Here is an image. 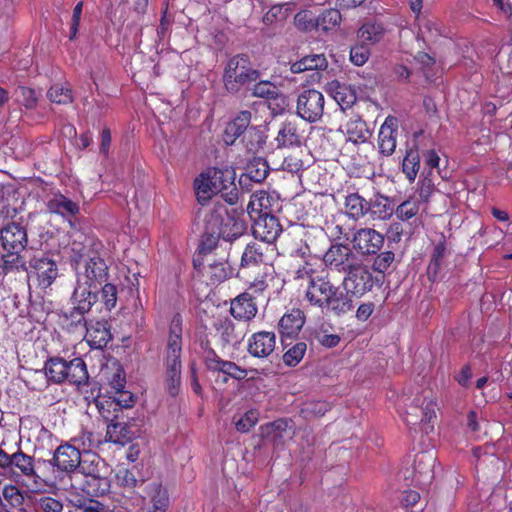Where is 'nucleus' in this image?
Wrapping results in <instances>:
<instances>
[{
  "label": "nucleus",
  "mask_w": 512,
  "mask_h": 512,
  "mask_svg": "<svg viewBox=\"0 0 512 512\" xmlns=\"http://www.w3.org/2000/svg\"><path fill=\"white\" fill-rule=\"evenodd\" d=\"M282 233V226L278 218L274 214L258 216L253 226V234L255 238H259L261 242L273 245L274 241Z\"/></svg>",
  "instance_id": "nucleus-19"
},
{
  "label": "nucleus",
  "mask_w": 512,
  "mask_h": 512,
  "mask_svg": "<svg viewBox=\"0 0 512 512\" xmlns=\"http://www.w3.org/2000/svg\"><path fill=\"white\" fill-rule=\"evenodd\" d=\"M220 236L210 230V224L205 222V232L200 244V252L210 251L216 247Z\"/></svg>",
  "instance_id": "nucleus-61"
},
{
  "label": "nucleus",
  "mask_w": 512,
  "mask_h": 512,
  "mask_svg": "<svg viewBox=\"0 0 512 512\" xmlns=\"http://www.w3.org/2000/svg\"><path fill=\"white\" fill-rule=\"evenodd\" d=\"M207 369L210 371L221 372L237 380L246 378L247 371L236 363L231 361L222 360L214 350H208L204 356Z\"/></svg>",
  "instance_id": "nucleus-23"
},
{
  "label": "nucleus",
  "mask_w": 512,
  "mask_h": 512,
  "mask_svg": "<svg viewBox=\"0 0 512 512\" xmlns=\"http://www.w3.org/2000/svg\"><path fill=\"white\" fill-rule=\"evenodd\" d=\"M305 323L304 312L300 309H292L285 313L278 323L279 333L283 338H292L299 334Z\"/></svg>",
  "instance_id": "nucleus-30"
},
{
  "label": "nucleus",
  "mask_w": 512,
  "mask_h": 512,
  "mask_svg": "<svg viewBox=\"0 0 512 512\" xmlns=\"http://www.w3.org/2000/svg\"><path fill=\"white\" fill-rule=\"evenodd\" d=\"M116 479H117V482L123 486V487H127V488H134L137 486L138 484V480L135 476V474L126 469V468H120L117 473H116Z\"/></svg>",
  "instance_id": "nucleus-63"
},
{
  "label": "nucleus",
  "mask_w": 512,
  "mask_h": 512,
  "mask_svg": "<svg viewBox=\"0 0 512 512\" xmlns=\"http://www.w3.org/2000/svg\"><path fill=\"white\" fill-rule=\"evenodd\" d=\"M260 72L253 68L247 55L238 54L228 60L224 67L222 81L224 88L231 94L238 93L243 87L255 82Z\"/></svg>",
  "instance_id": "nucleus-3"
},
{
  "label": "nucleus",
  "mask_w": 512,
  "mask_h": 512,
  "mask_svg": "<svg viewBox=\"0 0 512 512\" xmlns=\"http://www.w3.org/2000/svg\"><path fill=\"white\" fill-rule=\"evenodd\" d=\"M307 70H324L328 62L323 54H313L303 57Z\"/></svg>",
  "instance_id": "nucleus-64"
},
{
  "label": "nucleus",
  "mask_w": 512,
  "mask_h": 512,
  "mask_svg": "<svg viewBox=\"0 0 512 512\" xmlns=\"http://www.w3.org/2000/svg\"><path fill=\"white\" fill-rule=\"evenodd\" d=\"M397 128L398 120L394 116H388L380 127L378 144L380 152L385 156H390L395 151Z\"/></svg>",
  "instance_id": "nucleus-25"
},
{
  "label": "nucleus",
  "mask_w": 512,
  "mask_h": 512,
  "mask_svg": "<svg viewBox=\"0 0 512 512\" xmlns=\"http://www.w3.org/2000/svg\"><path fill=\"white\" fill-rule=\"evenodd\" d=\"M0 240L3 249L12 254L21 253L28 243L25 228L16 222L8 223L0 229Z\"/></svg>",
  "instance_id": "nucleus-18"
},
{
  "label": "nucleus",
  "mask_w": 512,
  "mask_h": 512,
  "mask_svg": "<svg viewBox=\"0 0 512 512\" xmlns=\"http://www.w3.org/2000/svg\"><path fill=\"white\" fill-rule=\"evenodd\" d=\"M204 272L212 284H217L226 280L232 271L226 262H212L204 267Z\"/></svg>",
  "instance_id": "nucleus-45"
},
{
  "label": "nucleus",
  "mask_w": 512,
  "mask_h": 512,
  "mask_svg": "<svg viewBox=\"0 0 512 512\" xmlns=\"http://www.w3.org/2000/svg\"><path fill=\"white\" fill-rule=\"evenodd\" d=\"M330 409V404L323 400L307 401L302 405L301 414L304 418L323 416Z\"/></svg>",
  "instance_id": "nucleus-47"
},
{
  "label": "nucleus",
  "mask_w": 512,
  "mask_h": 512,
  "mask_svg": "<svg viewBox=\"0 0 512 512\" xmlns=\"http://www.w3.org/2000/svg\"><path fill=\"white\" fill-rule=\"evenodd\" d=\"M205 222L210 224V230L213 233L228 242L240 238L246 232L244 221L229 215L226 208L221 204L215 205L210 213L205 216Z\"/></svg>",
  "instance_id": "nucleus-6"
},
{
  "label": "nucleus",
  "mask_w": 512,
  "mask_h": 512,
  "mask_svg": "<svg viewBox=\"0 0 512 512\" xmlns=\"http://www.w3.org/2000/svg\"><path fill=\"white\" fill-rule=\"evenodd\" d=\"M61 488L74 493H83L89 497L103 496L110 490V481L106 477L96 475L86 468L61 479Z\"/></svg>",
  "instance_id": "nucleus-5"
},
{
  "label": "nucleus",
  "mask_w": 512,
  "mask_h": 512,
  "mask_svg": "<svg viewBox=\"0 0 512 512\" xmlns=\"http://www.w3.org/2000/svg\"><path fill=\"white\" fill-rule=\"evenodd\" d=\"M101 296L105 307L108 310L113 309L117 303V288L111 283H104L101 287Z\"/></svg>",
  "instance_id": "nucleus-57"
},
{
  "label": "nucleus",
  "mask_w": 512,
  "mask_h": 512,
  "mask_svg": "<svg viewBox=\"0 0 512 512\" xmlns=\"http://www.w3.org/2000/svg\"><path fill=\"white\" fill-rule=\"evenodd\" d=\"M7 470L23 477L32 491H39L52 482L46 475L40 473L35 458L20 448L11 453Z\"/></svg>",
  "instance_id": "nucleus-7"
},
{
  "label": "nucleus",
  "mask_w": 512,
  "mask_h": 512,
  "mask_svg": "<svg viewBox=\"0 0 512 512\" xmlns=\"http://www.w3.org/2000/svg\"><path fill=\"white\" fill-rule=\"evenodd\" d=\"M370 56V50L367 45H355L350 50V59L357 66L364 65Z\"/></svg>",
  "instance_id": "nucleus-59"
},
{
  "label": "nucleus",
  "mask_w": 512,
  "mask_h": 512,
  "mask_svg": "<svg viewBox=\"0 0 512 512\" xmlns=\"http://www.w3.org/2000/svg\"><path fill=\"white\" fill-rule=\"evenodd\" d=\"M394 259L395 254L390 250L378 252L374 258L372 268L375 272L384 273L394 262Z\"/></svg>",
  "instance_id": "nucleus-54"
},
{
  "label": "nucleus",
  "mask_w": 512,
  "mask_h": 512,
  "mask_svg": "<svg viewBox=\"0 0 512 512\" xmlns=\"http://www.w3.org/2000/svg\"><path fill=\"white\" fill-rule=\"evenodd\" d=\"M84 328H86L85 338L89 346L93 349L106 347L112 338L110 327L105 321H97L89 326L86 325Z\"/></svg>",
  "instance_id": "nucleus-31"
},
{
  "label": "nucleus",
  "mask_w": 512,
  "mask_h": 512,
  "mask_svg": "<svg viewBox=\"0 0 512 512\" xmlns=\"http://www.w3.org/2000/svg\"><path fill=\"white\" fill-rule=\"evenodd\" d=\"M343 279L344 293L361 297L369 292L374 285L373 276L368 266L363 264L360 260L351 269L345 272Z\"/></svg>",
  "instance_id": "nucleus-12"
},
{
  "label": "nucleus",
  "mask_w": 512,
  "mask_h": 512,
  "mask_svg": "<svg viewBox=\"0 0 512 512\" xmlns=\"http://www.w3.org/2000/svg\"><path fill=\"white\" fill-rule=\"evenodd\" d=\"M280 208L278 199L266 191H257L250 196L247 212L251 218L274 214Z\"/></svg>",
  "instance_id": "nucleus-22"
},
{
  "label": "nucleus",
  "mask_w": 512,
  "mask_h": 512,
  "mask_svg": "<svg viewBox=\"0 0 512 512\" xmlns=\"http://www.w3.org/2000/svg\"><path fill=\"white\" fill-rule=\"evenodd\" d=\"M210 175V178L214 180L212 184L216 185V194L223 193L233 186L235 174L231 169L210 168Z\"/></svg>",
  "instance_id": "nucleus-42"
},
{
  "label": "nucleus",
  "mask_w": 512,
  "mask_h": 512,
  "mask_svg": "<svg viewBox=\"0 0 512 512\" xmlns=\"http://www.w3.org/2000/svg\"><path fill=\"white\" fill-rule=\"evenodd\" d=\"M328 91L342 109L350 108L356 101L355 92L339 82L333 81L329 83Z\"/></svg>",
  "instance_id": "nucleus-37"
},
{
  "label": "nucleus",
  "mask_w": 512,
  "mask_h": 512,
  "mask_svg": "<svg viewBox=\"0 0 512 512\" xmlns=\"http://www.w3.org/2000/svg\"><path fill=\"white\" fill-rule=\"evenodd\" d=\"M135 434L132 426L122 421L119 415H114L107 425L106 440L124 446L135 437Z\"/></svg>",
  "instance_id": "nucleus-26"
},
{
  "label": "nucleus",
  "mask_w": 512,
  "mask_h": 512,
  "mask_svg": "<svg viewBox=\"0 0 512 512\" xmlns=\"http://www.w3.org/2000/svg\"><path fill=\"white\" fill-rule=\"evenodd\" d=\"M45 375L54 383L68 381L80 386L88 381V372L85 362L81 358L66 361L63 358L54 357L45 362Z\"/></svg>",
  "instance_id": "nucleus-4"
},
{
  "label": "nucleus",
  "mask_w": 512,
  "mask_h": 512,
  "mask_svg": "<svg viewBox=\"0 0 512 512\" xmlns=\"http://www.w3.org/2000/svg\"><path fill=\"white\" fill-rule=\"evenodd\" d=\"M210 169L200 175L199 179H196L195 186L197 194L200 198H209L212 194H216V185L214 186V180L210 178Z\"/></svg>",
  "instance_id": "nucleus-50"
},
{
  "label": "nucleus",
  "mask_w": 512,
  "mask_h": 512,
  "mask_svg": "<svg viewBox=\"0 0 512 512\" xmlns=\"http://www.w3.org/2000/svg\"><path fill=\"white\" fill-rule=\"evenodd\" d=\"M276 335L271 331H259L247 342L248 353L255 358H268L275 350Z\"/></svg>",
  "instance_id": "nucleus-21"
},
{
  "label": "nucleus",
  "mask_w": 512,
  "mask_h": 512,
  "mask_svg": "<svg viewBox=\"0 0 512 512\" xmlns=\"http://www.w3.org/2000/svg\"><path fill=\"white\" fill-rule=\"evenodd\" d=\"M37 507L42 512H62L63 510L62 502L50 496L41 497L37 501Z\"/></svg>",
  "instance_id": "nucleus-60"
},
{
  "label": "nucleus",
  "mask_w": 512,
  "mask_h": 512,
  "mask_svg": "<svg viewBox=\"0 0 512 512\" xmlns=\"http://www.w3.org/2000/svg\"><path fill=\"white\" fill-rule=\"evenodd\" d=\"M182 326L179 316L172 319L166 350V387L171 396L178 394L181 384Z\"/></svg>",
  "instance_id": "nucleus-2"
},
{
  "label": "nucleus",
  "mask_w": 512,
  "mask_h": 512,
  "mask_svg": "<svg viewBox=\"0 0 512 512\" xmlns=\"http://www.w3.org/2000/svg\"><path fill=\"white\" fill-rule=\"evenodd\" d=\"M309 129L311 128L307 123L297 117L286 119L280 124L275 137L277 148L302 146L306 141Z\"/></svg>",
  "instance_id": "nucleus-11"
},
{
  "label": "nucleus",
  "mask_w": 512,
  "mask_h": 512,
  "mask_svg": "<svg viewBox=\"0 0 512 512\" xmlns=\"http://www.w3.org/2000/svg\"><path fill=\"white\" fill-rule=\"evenodd\" d=\"M305 298L311 305L337 316L344 315L353 309L351 298L328 276L310 277Z\"/></svg>",
  "instance_id": "nucleus-1"
},
{
  "label": "nucleus",
  "mask_w": 512,
  "mask_h": 512,
  "mask_svg": "<svg viewBox=\"0 0 512 512\" xmlns=\"http://www.w3.org/2000/svg\"><path fill=\"white\" fill-rule=\"evenodd\" d=\"M385 242L384 235L373 228L357 229L351 238L353 249L362 256L376 255Z\"/></svg>",
  "instance_id": "nucleus-17"
},
{
  "label": "nucleus",
  "mask_w": 512,
  "mask_h": 512,
  "mask_svg": "<svg viewBox=\"0 0 512 512\" xmlns=\"http://www.w3.org/2000/svg\"><path fill=\"white\" fill-rule=\"evenodd\" d=\"M436 417V403L432 398L431 391H423L415 396L411 404L406 410L404 418L410 429H415L417 425H421L425 433H429L433 429L428 423Z\"/></svg>",
  "instance_id": "nucleus-8"
},
{
  "label": "nucleus",
  "mask_w": 512,
  "mask_h": 512,
  "mask_svg": "<svg viewBox=\"0 0 512 512\" xmlns=\"http://www.w3.org/2000/svg\"><path fill=\"white\" fill-rule=\"evenodd\" d=\"M258 420V411L250 410L247 411L239 420L236 421L235 426L239 432L246 433L257 424Z\"/></svg>",
  "instance_id": "nucleus-55"
},
{
  "label": "nucleus",
  "mask_w": 512,
  "mask_h": 512,
  "mask_svg": "<svg viewBox=\"0 0 512 512\" xmlns=\"http://www.w3.org/2000/svg\"><path fill=\"white\" fill-rule=\"evenodd\" d=\"M341 13L337 9H327L323 11L316 19V28L327 32L335 29L341 23Z\"/></svg>",
  "instance_id": "nucleus-44"
},
{
  "label": "nucleus",
  "mask_w": 512,
  "mask_h": 512,
  "mask_svg": "<svg viewBox=\"0 0 512 512\" xmlns=\"http://www.w3.org/2000/svg\"><path fill=\"white\" fill-rule=\"evenodd\" d=\"M15 100L27 109H34L38 104V95L34 89L20 86L15 91Z\"/></svg>",
  "instance_id": "nucleus-49"
},
{
  "label": "nucleus",
  "mask_w": 512,
  "mask_h": 512,
  "mask_svg": "<svg viewBox=\"0 0 512 512\" xmlns=\"http://www.w3.org/2000/svg\"><path fill=\"white\" fill-rule=\"evenodd\" d=\"M243 141L245 142L246 149L255 154L265 144L266 137L261 130L252 127L245 133Z\"/></svg>",
  "instance_id": "nucleus-48"
},
{
  "label": "nucleus",
  "mask_w": 512,
  "mask_h": 512,
  "mask_svg": "<svg viewBox=\"0 0 512 512\" xmlns=\"http://www.w3.org/2000/svg\"><path fill=\"white\" fill-rule=\"evenodd\" d=\"M420 169V154L417 149H408L402 161V172L410 183L414 182Z\"/></svg>",
  "instance_id": "nucleus-41"
},
{
  "label": "nucleus",
  "mask_w": 512,
  "mask_h": 512,
  "mask_svg": "<svg viewBox=\"0 0 512 512\" xmlns=\"http://www.w3.org/2000/svg\"><path fill=\"white\" fill-rule=\"evenodd\" d=\"M216 330L224 345L236 346L246 335V328L243 325L235 324L227 318L218 321Z\"/></svg>",
  "instance_id": "nucleus-27"
},
{
  "label": "nucleus",
  "mask_w": 512,
  "mask_h": 512,
  "mask_svg": "<svg viewBox=\"0 0 512 512\" xmlns=\"http://www.w3.org/2000/svg\"><path fill=\"white\" fill-rule=\"evenodd\" d=\"M58 277V267L55 261L49 258H36L30 263L28 272L29 287H35L47 294L51 285Z\"/></svg>",
  "instance_id": "nucleus-9"
},
{
  "label": "nucleus",
  "mask_w": 512,
  "mask_h": 512,
  "mask_svg": "<svg viewBox=\"0 0 512 512\" xmlns=\"http://www.w3.org/2000/svg\"><path fill=\"white\" fill-rule=\"evenodd\" d=\"M359 261L347 244H333L323 256V262L331 270L345 273Z\"/></svg>",
  "instance_id": "nucleus-16"
},
{
  "label": "nucleus",
  "mask_w": 512,
  "mask_h": 512,
  "mask_svg": "<svg viewBox=\"0 0 512 512\" xmlns=\"http://www.w3.org/2000/svg\"><path fill=\"white\" fill-rule=\"evenodd\" d=\"M268 165L262 159H258L255 164L248 167L247 172L242 174L239 178V184L241 187L248 189L250 181L260 183L266 179L268 175Z\"/></svg>",
  "instance_id": "nucleus-38"
},
{
  "label": "nucleus",
  "mask_w": 512,
  "mask_h": 512,
  "mask_svg": "<svg viewBox=\"0 0 512 512\" xmlns=\"http://www.w3.org/2000/svg\"><path fill=\"white\" fill-rule=\"evenodd\" d=\"M230 312L234 318L239 320L249 321L253 319L258 312L254 297L249 292L238 295L231 302Z\"/></svg>",
  "instance_id": "nucleus-28"
},
{
  "label": "nucleus",
  "mask_w": 512,
  "mask_h": 512,
  "mask_svg": "<svg viewBox=\"0 0 512 512\" xmlns=\"http://www.w3.org/2000/svg\"><path fill=\"white\" fill-rule=\"evenodd\" d=\"M307 350L305 342H298L283 354V362L289 367H294L303 359Z\"/></svg>",
  "instance_id": "nucleus-51"
},
{
  "label": "nucleus",
  "mask_w": 512,
  "mask_h": 512,
  "mask_svg": "<svg viewBox=\"0 0 512 512\" xmlns=\"http://www.w3.org/2000/svg\"><path fill=\"white\" fill-rule=\"evenodd\" d=\"M435 456L430 452H420L413 461V479L416 483L424 484L433 478Z\"/></svg>",
  "instance_id": "nucleus-29"
},
{
  "label": "nucleus",
  "mask_w": 512,
  "mask_h": 512,
  "mask_svg": "<svg viewBox=\"0 0 512 512\" xmlns=\"http://www.w3.org/2000/svg\"><path fill=\"white\" fill-rule=\"evenodd\" d=\"M116 394V396L108 398L109 407H113L114 412L133 406L135 399L131 392L122 389V392H116Z\"/></svg>",
  "instance_id": "nucleus-52"
},
{
  "label": "nucleus",
  "mask_w": 512,
  "mask_h": 512,
  "mask_svg": "<svg viewBox=\"0 0 512 512\" xmlns=\"http://www.w3.org/2000/svg\"><path fill=\"white\" fill-rule=\"evenodd\" d=\"M47 96L56 104L66 105L73 101V93L69 85L55 84L50 87Z\"/></svg>",
  "instance_id": "nucleus-46"
},
{
  "label": "nucleus",
  "mask_w": 512,
  "mask_h": 512,
  "mask_svg": "<svg viewBox=\"0 0 512 512\" xmlns=\"http://www.w3.org/2000/svg\"><path fill=\"white\" fill-rule=\"evenodd\" d=\"M252 95L274 101L275 107L271 108L274 114L282 113L287 106L286 97L274 83L268 80L257 82L252 89Z\"/></svg>",
  "instance_id": "nucleus-24"
},
{
  "label": "nucleus",
  "mask_w": 512,
  "mask_h": 512,
  "mask_svg": "<svg viewBox=\"0 0 512 512\" xmlns=\"http://www.w3.org/2000/svg\"><path fill=\"white\" fill-rule=\"evenodd\" d=\"M251 118V112L243 110L228 123L225 129V141L227 144H233L239 136L248 131L247 129L251 123Z\"/></svg>",
  "instance_id": "nucleus-33"
},
{
  "label": "nucleus",
  "mask_w": 512,
  "mask_h": 512,
  "mask_svg": "<svg viewBox=\"0 0 512 512\" xmlns=\"http://www.w3.org/2000/svg\"><path fill=\"white\" fill-rule=\"evenodd\" d=\"M345 129L348 141L354 144L365 143L371 136L366 122L359 117L351 118L347 122Z\"/></svg>",
  "instance_id": "nucleus-35"
},
{
  "label": "nucleus",
  "mask_w": 512,
  "mask_h": 512,
  "mask_svg": "<svg viewBox=\"0 0 512 512\" xmlns=\"http://www.w3.org/2000/svg\"><path fill=\"white\" fill-rule=\"evenodd\" d=\"M108 266L99 256H91L76 267V280L97 290L108 280Z\"/></svg>",
  "instance_id": "nucleus-10"
},
{
  "label": "nucleus",
  "mask_w": 512,
  "mask_h": 512,
  "mask_svg": "<svg viewBox=\"0 0 512 512\" xmlns=\"http://www.w3.org/2000/svg\"><path fill=\"white\" fill-rule=\"evenodd\" d=\"M425 209L426 207L420 203L417 197H410L397 206L395 214L401 221H408Z\"/></svg>",
  "instance_id": "nucleus-40"
},
{
  "label": "nucleus",
  "mask_w": 512,
  "mask_h": 512,
  "mask_svg": "<svg viewBox=\"0 0 512 512\" xmlns=\"http://www.w3.org/2000/svg\"><path fill=\"white\" fill-rule=\"evenodd\" d=\"M419 33L425 41L433 42L441 35V29L436 20L424 19L420 24Z\"/></svg>",
  "instance_id": "nucleus-53"
},
{
  "label": "nucleus",
  "mask_w": 512,
  "mask_h": 512,
  "mask_svg": "<svg viewBox=\"0 0 512 512\" xmlns=\"http://www.w3.org/2000/svg\"><path fill=\"white\" fill-rule=\"evenodd\" d=\"M47 209L51 213H56L64 217H71L79 212V206L61 194L54 195L48 201Z\"/></svg>",
  "instance_id": "nucleus-36"
},
{
  "label": "nucleus",
  "mask_w": 512,
  "mask_h": 512,
  "mask_svg": "<svg viewBox=\"0 0 512 512\" xmlns=\"http://www.w3.org/2000/svg\"><path fill=\"white\" fill-rule=\"evenodd\" d=\"M4 499L13 507H19L24 501L21 491L15 485H6L2 490Z\"/></svg>",
  "instance_id": "nucleus-58"
},
{
  "label": "nucleus",
  "mask_w": 512,
  "mask_h": 512,
  "mask_svg": "<svg viewBox=\"0 0 512 512\" xmlns=\"http://www.w3.org/2000/svg\"><path fill=\"white\" fill-rule=\"evenodd\" d=\"M275 247L265 242L248 244L242 254L241 266L250 267L260 264L267 265L274 254Z\"/></svg>",
  "instance_id": "nucleus-20"
},
{
  "label": "nucleus",
  "mask_w": 512,
  "mask_h": 512,
  "mask_svg": "<svg viewBox=\"0 0 512 512\" xmlns=\"http://www.w3.org/2000/svg\"><path fill=\"white\" fill-rule=\"evenodd\" d=\"M38 462L48 465L53 463L59 470L67 473L64 476L66 477L67 475L84 470L86 460H82L80 450L76 446L65 443L55 450L51 461L39 460Z\"/></svg>",
  "instance_id": "nucleus-14"
},
{
  "label": "nucleus",
  "mask_w": 512,
  "mask_h": 512,
  "mask_svg": "<svg viewBox=\"0 0 512 512\" xmlns=\"http://www.w3.org/2000/svg\"><path fill=\"white\" fill-rule=\"evenodd\" d=\"M385 28L382 23L379 22H366L358 30V38L369 44H375L381 41L384 37Z\"/></svg>",
  "instance_id": "nucleus-39"
},
{
  "label": "nucleus",
  "mask_w": 512,
  "mask_h": 512,
  "mask_svg": "<svg viewBox=\"0 0 512 512\" xmlns=\"http://www.w3.org/2000/svg\"><path fill=\"white\" fill-rule=\"evenodd\" d=\"M368 214L374 220H388L395 212L394 205L389 197L380 193H376L373 198L368 201Z\"/></svg>",
  "instance_id": "nucleus-32"
},
{
  "label": "nucleus",
  "mask_w": 512,
  "mask_h": 512,
  "mask_svg": "<svg viewBox=\"0 0 512 512\" xmlns=\"http://www.w3.org/2000/svg\"><path fill=\"white\" fill-rule=\"evenodd\" d=\"M98 291L88 285H83L76 280V285L71 296V317L75 319L76 326H86L84 315L88 313L98 300Z\"/></svg>",
  "instance_id": "nucleus-13"
},
{
  "label": "nucleus",
  "mask_w": 512,
  "mask_h": 512,
  "mask_svg": "<svg viewBox=\"0 0 512 512\" xmlns=\"http://www.w3.org/2000/svg\"><path fill=\"white\" fill-rule=\"evenodd\" d=\"M433 191H434V183L428 176H426L420 182V187L418 190L419 197H417V199L420 201V203L424 207H426V204L428 203Z\"/></svg>",
  "instance_id": "nucleus-62"
},
{
  "label": "nucleus",
  "mask_w": 512,
  "mask_h": 512,
  "mask_svg": "<svg viewBox=\"0 0 512 512\" xmlns=\"http://www.w3.org/2000/svg\"><path fill=\"white\" fill-rule=\"evenodd\" d=\"M324 103L325 99L320 91L305 90L298 96L296 113L302 121L314 123L322 117Z\"/></svg>",
  "instance_id": "nucleus-15"
},
{
  "label": "nucleus",
  "mask_w": 512,
  "mask_h": 512,
  "mask_svg": "<svg viewBox=\"0 0 512 512\" xmlns=\"http://www.w3.org/2000/svg\"><path fill=\"white\" fill-rule=\"evenodd\" d=\"M344 208L349 218L359 220L368 214L369 205L364 197L357 192H353L345 196Z\"/></svg>",
  "instance_id": "nucleus-34"
},
{
  "label": "nucleus",
  "mask_w": 512,
  "mask_h": 512,
  "mask_svg": "<svg viewBox=\"0 0 512 512\" xmlns=\"http://www.w3.org/2000/svg\"><path fill=\"white\" fill-rule=\"evenodd\" d=\"M149 487L152 508L149 509L148 512H166L169 502L166 489L157 483H153Z\"/></svg>",
  "instance_id": "nucleus-43"
},
{
  "label": "nucleus",
  "mask_w": 512,
  "mask_h": 512,
  "mask_svg": "<svg viewBox=\"0 0 512 512\" xmlns=\"http://www.w3.org/2000/svg\"><path fill=\"white\" fill-rule=\"evenodd\" d=\"M2 272L4 274L9 273L13 269L25 268V262L23 258L20 256V253H7L2 256Z\"/></svg>",
  "instance_id": "nucleus-56"
}]
</instances>
